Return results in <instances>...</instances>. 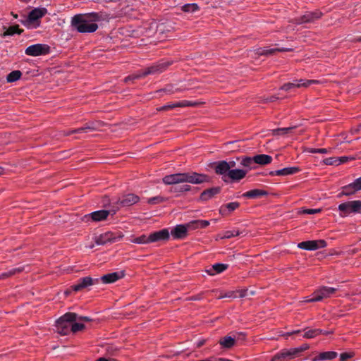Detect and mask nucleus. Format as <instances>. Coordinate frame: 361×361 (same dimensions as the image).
<instances>
[{"label": "nucleus", "instance_id": "13", "mask_svg": "<svg viewBox=\"0 0 361 361\" xmlns=\"http://www.w3.org/2000/svg\"><path fill=\"white\" fill-rule=\"evenodd\" d=\"M99 281V279H93L90 276H85L79 279L75 284L71 286V288L73 290L78 292L94 284H97Z\"/></svg>", "mask_w": 361, "mask_h": 361}, {"label": "nucleus", "instance_id": "23", "mask_svg": "<svg viewBox=\"0 0 361 361\" xmlns=\"http://www.w3.org/2000/svg\"><path fill=\"white\" fill-rule=\"evenodd\" d=\"M244 236L245 233L244 231H240L239 229L233 228V230H228L223 233L218 234L217 238L220 239L231 238L234 236Z\"/></svg>", "mask_w": 361, "mask_h": 361}, {"label": "nucleus", "instance_id": "63", "mask_svg": "<svg viewBox=\"0 0 361 361\" xmlns=\"http://www.w3.org/2000/svg\"><path fill=\"white\" fill-rule=\"evenodd\" d=\"M233 336H236V340L244 339L245 334L243 332H235Z\"/></svg>", "mask_w": 361, "mask_h": 361}, {"label": "nucleus", "instance_id": "22", "mask_svg": "<svg viewBox=\"0 0 361 361\" xmlns=\"http://www.w3.org/2000/svg\"><path fill=\"white\" fill-rule=\"evenodd\" d=\"M292 48H281V49H259L257 51V54L259 56H269L275 54L276 52H283V51H292Z\"/></svg>", "mask_w": 361, "mask_h": 361}, {"label": "nucleus", "instance_id": "32", "mask_svg": "<svg viewBox=\"0 0 361 361\" xmlns=\"http://www.w3.org/2000/svg\"><path fill=\"white\" fill-rule=\"evenodd\" d=\"M240 204L237 202H230L225 205H223L220 208V213L222 214H226L228 212L234 211L239 207Z\"/></svg>", "mask_w": 361, "mask_h": 361}, {"label": "nucleus", "instance_id": "38", "mask_svg": "<svg viewBox=\"0 0 361 361\" xmlns=\"http://www.w3.org/2000/svg\"><path fill=\"white\" fill-rule=\"evenodd\" d=\"M21 75L22 73L18 70L11 71L10 73L8 74L6 77V80L8 82H13L19 80Z\"/></svg>", "mask_w": 361, "mask_h": 361}, {"label": "nucleus", "instance_id": "64", "mask_svg": "<svg viewBox=\"0 0 361 361\" xmlns=\"http://www.w3.org/2000/svg\"><path fill=\"white\" fill-rule=\"evenodd\" d=\"M95 361H118V360H116L115 359H112V358L106 359V358H105L104 357H102L98 358Z\"/></svg>", "mask_w": 361, "mask_h": 361}, {"label": "nucleus", "instance_id": "21", "mask_svg": "<svg viewBox=\"0 0 361 361\" xmlns=\"http://www.w3.org/2000/svg\"><path fill=\"white\" fill-rule=\"evenodd\" d=\"M189 228L190 227H174V228L171 231L170 233L173 239H183L187 236Z\"/></svg>", "mask_w": 361, "mask_h": 361}, {"label": "nucleus", "instance_id": "26", "mask_svg": "<svg viewBox=\"0 0 361 361\" xmlns=\"http://www.w3.org/2000/svg\"><path fill=\"white\" fill-rule=\"evenodd\" d=\"M228 267V265L226 264L216 263L213 264L209 269L207 270V272L208 274L213 276L224 271Z\"/></svg>", "mask_w": 361, "mask_h": 361}, {"label": "nucleus", "instance_id": "17", "mask_svg": "<svg viewBox=\"0 0 361 361\" xmlns=\"http://www.w3.org/2000/svg\"><path fill=\"white\" fill-rule=\"evenodd\" d=\"M170 238V232L167 228L152 232L149 234V241L152 243L167 241Z\"/></svg>", "mask_w": 361, "mask_h": 361}, {"label": "nucleus", "instance_id": "1", "mask_svg": "<svg viewBox=\"0 0 361 361\" xmlns=\"http://www.w3.org/2000/svg\"><path fill=\"white\" fill-rule=\"evenodd\" d=\"M99 18L100 16L97 13L78 14L73 17L71 25L79 32L92 33L97 30L98 25L95 22Z\"/></svg>", "mask_w": 361, "mask_h": 361}, {"label": "nucleus", "instance_id": "55", "mask_svg": "<svg viewBox=\"0 0 361 361\" xmlns=\"http://www.w3.org/2000/svg\"><path fill=\"white\" fill-rule=\"evenodd\" d=\"M310 153H327V149L325 148L316 149V148H310L307 150Z\"/></svg>", "mask_w": 361, "mask_h": 361}, {"label": "nucleus", "instance_id": "29", "mask_svg": "<svg viewBox=\"0 0 361 361\" xmlns=\"http://www.w3.org/2000/svg\"><path fill=\"white\" fill-rule=\"evenodd\" d=\"M236 340V336H227L220 340L219 343L224 348H231L235 345Z\"/></svg>", "mask_w": 361, "mask_h": 361}, {"label": "nucleus", "instance_id": "12", "mask_svg": "<svg viewBox=\"0 0 361 361\" xmlns=\"http://www.w3.org/2000/svg\"><path fill=\"white\" fill-rule=\"evenodd\" d=\"M50 47L47 44H35L26 48L25 53L28 56H38L49 52Z\"/></svg>", "mask_w": 361, "mask_h": 361}, {"label": "nucleus", "instance_id": "4", "mask_svg": "<svg viewBox=\"0 0 361 361\" xmlns=\"http://www.w3.org/2000/svg\"><path fill=\"white\" fill-rule=\"evenodd\" d=\"M47 13V9L44 7L35 8L32 9L25 19L20 22L27 27L37 28L40 25L39 19Z\"/></svg>", "mask_w": 361, "mask_h": 361}, {"label": "nucleus", "instance_id": "30", "mask_svg": "<svg viewBox=\"0 0 361 361\" xmlns=\"http://www.w3.org/2000/svg\"><path fill=\"white\" fill-rule=\"evenodd\" d=\"M4 29H6V30L3 34H1V36L3 37H5L6 36H12L14 34L20 35L23 32V29L19 28L18 25L11 26L8 28H6V27H4Z\"/></svg>", "mask_w": 361, "mask_h": 361}, {"label": "nucleus", "instance_id": "33", "mask_svg": "<svg viewBox=\"0 0 361 361\" xmlns=\"http://www.w3.org/2000/svg\"><path fill=\"white\" fill-rule=\"evenodd\" d=\"M173 186L171 188V192L180 193L183 192L190 191L191 190V186L190 185L183 184L180 185V183L171 184Z\"/></svg>", "mask_w": 361, "mask_h": 361}, {"label": "nucleus", "instance_id": "6", "mask_svg": "<svg viewBox=\"0 0 361 361\" xmlns=\"http://www.w3.org/2000/svg\"><path fill=\"white\" fill-rule=\"evenodd\" d=\"M338 290L336 288L322 286L316 290L312 295V298L307 299V302H319L324 298L331 297Z\"/></svg>", "mask_w": 361, "mask_h": 361}, {"label": "nucleus", "instance_id": "9", "mask_svg": "<svg viewBox=\"0 0 361 361\" xmlns=\"http://www.w3.org/2000/svg\"><path fill=\"white\" fill-rule=\"evenodd\" d=\"M322 16V13L319 10L313 12L307 11L302 16L295 18L293 20V23L297 25L313 23L315 20L320 18Z\"/></svg>", "mask_w": 361, "mask_h": 361}, {"label": "nucleus", "instance_id": "10", "mask_svg": "<svg viewBox=\"0 0 361 361\" xmlns=\"http://www.w3.org/2000/svg\"><path fill=\"white\" fill-rule=\"evenodd\" d=\"M123 237V235L120 232H106L97 236L95 239V242L98 245H104L107 243L116 242L121 240Z\"/></svg>", "mask_w": 361, "mask_h": 361}, {"label": "nucleus", "instance_id": "47", "mask_svg": "<svg viewBox=\"0 0 361 361\" xmlns=\"http://www.w3.org/2000/svg\"><path fill=\"white\" fill-rule=\"evenodd\" d=\"M350 185L352 186L353 189H354V191H359L361 190V177L355 179L354 182L352 183H350Z\"/></svg>", "mask_w": 361, "mask_h": 361}, {"label": "nucleus", "instance_id": "43", "mask_svg": "<svg viewBox=\"0 0 361 361\" xmlns=\"http://www.w3.org/2000/svg\"><path fill=\"white\" fill-rule=\"evenodd\" d=\"M193 224L206 226L210 224V221L207 220H195L184 224H176V226H192Z\"/></svg>", "mask_w": 361, "mask_h": 361}, {"label": "nucleus", "instance_id": "34", "mask_svg": "<svg viewBox=\"0 0 361 361\" xmlns=\"http://www.w3.org/2000/svg\"><path fill=\"white\" fill-rule=\"evenodd\" d=\"M255 164V161L252 159V157H243L241 158L240 165L247 168V171L252 169H255V167L253 166Z\"/></svg>", "mask_w": 361, "mask_h": 361}, {"label": "nucleus", "instance_id": "59", "mask_svg": "<svg viewBox=\"0 0 361 361\" xmlns=\"http://www.w3.org/2000/svg\"><path fill=\"white\" fill-rule=\"evenodd\" d=\"M247 290H240L236 291V295H238V298H244L247 295Z\"/></svg>", "mask_w": 361, "mask_h": 361}, {"label": "nucleus", "instance_id": "52", "mask_svg": "<svg viewBox=\"0 0 361 361\" xmlns=\"http://www.w3.org/2000/svg\"><path fill=\"white\" fill-rule=\"evenodd\" d=\"M322 211L321 209H303L300 213L305 214H314L319 213Z\"/></svg>", "mask_w": 361, "mask_h": 361}, {"label": "nucleus", "instance_id": "54", "mask_svg": "<svg viewBox=\"0 0 361 361\" xmlns=\"http://www.w3.org/2000/svg\"><path fill=\"white\" fill-rule=\"evenodd\" d=\"M354 355L353 353H343L340 355L341 361H348V359L353 357Z\"/></svg>", "mask_w": 361, "mask_h": 361}, {"label": "nucleus", "instance_id": "3", "mask_svg": "<svg viewBox=\"0 0 361 361\" xmlns=\"http://www.w3.org/2000/svg\"><path fill=\"white\" fill-rule=\"evenodd\" d=\"M105 209L93 212L86 214L81 218L82 222L85 224L97 223L106 220L109 216H113L118 210L119 207L112 205L108 197H104L102 201Z\"/></svg>", "mask_w": 361, "mask_h": 361}, {"label": "nucleus", "instance_id": "28", "mask_svg": "<svg viewBox=\"0 0 361 361\" xmlns=\"http://www.w3.org/2000/svg\"><path fill=\"white\" fill-rule=\"evenodd\" d=\"M268 192L264 190L254 189L245 192L243 196L247 198H257L261 196L267 195Z\"/></svg>", "mask_w": 361, "mask_h": 361}, {"label": "nucleus", "instance_id": "58", "mask_svg": "<svg viewBox=\"0 0 361 361\" xmlns=\"http://www.w3.org/2000/svg\"><path fill=\"white\" fill-rule=\"evenodd\" d=\"M354 157H341L338 159V164L345 163L348 160H353Z\"/></svg>", "mask_w": 361, "mask_h": 361}, {"label": "nucleus", "instance_id": "41", "mask_svg": "<svg viewBox=\"0 0 361 361\" xmlns=\"http://www.w3.org/2000/svg\"><path fill=\"white\" fill-rule=\"evenodd\" d=\"M23 271V269L22 268H13V269H11V270L6 271V272H4L2 274H0V279H6L8 277H10L13 275H15L17 273H20Z\"/></svg>", "mask_w": 361, "mask_h": 361}, {"label": "nucleus", "instance_id": "61", "mask_svg": "<svg viewBox=\"0 0 361 361\" xmlns=\"http://www.w3.org/2000/svg\"><path fill=\"white\" fill-rule=\"evenodd\" d=\"M73 132H75V133H87V129L85 128V126H84L82 128H79L73 130Z\"/></svg>", "mask_w": 361, "mask_h": 361}, {"label": "nucleus", "instance_id": "27", "mask_svg": "<svg viewBox=\"0 0 361 361\" xmlns=\"http://www.w3.org/2000/svg\"><path fill=\"white\" fill-rule=\"evenodd\" d=\"M331 332H329V331H323L322 329H308L303 334H302V337L303 338H313L316 336H317L319 334H331Z\"/></svg>", "mask_w": 361, "mask_h": 361}, {"label": "nucleus", "instance_id": "49", "mask_svg": "<svg viewBox=\"0 0 361 361\" xmlns=\"http://www.w3.org/2000/svg\"><path fill=\"white\" fill-rule=\"evenodd\" d=\"M326 165H339L338 159L334 157L326 158L324 160Z\"/></svg>", "mask_w": 361, "mask_h": 361}, {"label": "nucleus", "instance_id": "7", "mask_svg": "<svg viewBox=\"0 0 361 361\" xmlns=\"http://www.w3.org/2000/svg\"><path fill=\"white\" fill-rule=\"evenodd\" d=\"M341 216H347L350 213H361V200L348 201L338 205Z\"/></svg>", "mask_w": 361, "mask_h": 361}, {"label": "nucleus", "instance_id": "46", "mask_svg": "<svg viewBox=\"0 0 361 361\" xmlns=\"http://www.w3.org/2000/svg\"><path fill=\"white\" fill-rule=\"evenodd\" d=\"M85 329V325L81 323H73L71 326V331L73 333H76L78 331H82Z\"/></svg>", "mask_w": 361, "mask_h": 361}, {"label": "nucleus", "instance_id": "19", "mask_svg": "<svg viewBox=\"0 0 361 361\" xmlns=\"http://www.w3.org/2000/svg\"><path fill=\"white\" fill-rule=\"evenodd\" d=\"M247 173V170L245 169H231L227 179H230L231 182H238L244 178Z\"/></svg>", "mask_w": 361, "mask_h": 361}, {"label": "nucleus", "instance_id": "11", "mask_svg": "<svg viewBox=\"0 0 361 361\" xmlns=\"http://www.w3.org/2000/svg\"><path fill=\"white\" fill-rule=\"evenodd\" d=\"M171 64L172 61H160L141 71L143 77L152 74H158L164 71Z\"/></svg>", "mask_w": 361, "mask_h": 361}, {"label": "nucleus", "instance_id": "35", "mask_svg": "<svg viewBox=\"0 0 361 361\" xmlns=\"http://www.w3.org/2000/svg\"><path fill=\"white\" fill-rule=\"evenodd\" d=\"M338 356V353L335 351L322 352L319 354V358L321 360H332Z\"/></svg>", "mask_w": 361, "mask_h": 361}, {"label": "nucleus", "instance_id": "53", "mask_svg": "<svg viewBox=\"0 0 361 361\" xmlns=\"http://www.w3.org/2000/svg\"><path fill=\"white\" fill-rule=\"evenodd\" d=\"M176 107V106H175V103H173V104L164 105L161 107L157 108V111H168V110L173 109Z\"/></svg>", "mask_w": 361, "mask_h": 361}, {"label": "nucleus", "instance_id": "50", "mask_svg": "<svg viewBox=\"0 0 361 361\" xmlns=\"http://www.w3.org/2000/svg\"><path fill=\"white\" fill-rule=\"evenodd\" d=\"M178 90H179L176 89V90H173V86L172 85H167L164 88L159 90L158 92H164L167 94H173Z\"/></svg>", "mask_w": 361, "mask_h": 361}, {"label": "nucleus", "instance_id": "2", "mask_svg": "<svg viewBox=\"0 0 361 361\" xmlns=\"http://www.w3.org/2000/svg\"><path fill=\"white\" fill-rule=\"evenodd\" d=\"M210 178L208 175L198 173L197 172L178 173L165 176L163 182L165 184H175L181 183H189L191 184H201L208 183Z\"/></svg>", "mask_w": 361, "mask_h": 361}, {"label": "nucleus", "instance_id": "44", "mask_svg": "<svg viewBox=\"0 0 361 361\" xmlns=\"http://www.w3.org/2000/svg\"><path fill=\"white\" fill-rule=\"evenodd\" d=\"M133 242L138 244H146L151 243L149 241V235L147 236L146 235H142L133 240Z\"/></svg>", "mask_w": 361, "mask_h": 361}, {"label": "nucleus", "instance_id": "18", "mask_svg": "<svg viewBox=\"0 0 361 361\" xmlns=\"http://www.w3.org/2000/svg\"><path fill=\"white\" fill-rule=\"evenodd\" d=\"M125 276L123 271L119 272H112L110 274L102 276L99 281H102L103 283H114L120 279H122Z\"/></svg>", "mask_w": 361, "mask_h": 361}, {"label": "nucleus", "instance_id": "8", "mask_svg": "<svg viewBox=\"0 0 361 361\" xmlns=\"http://www.w3.org/2000/svg\"><path fill=\"white\" fill-rule=\"evenodd\" d=\"M210 168L212 169L216 174L221 176L222 180L225 183H228L229 180L227 179L229 175V165L225 160L215 161L210 164Z\"/></svg>", "mask_w": 361, "mask_h": 361}, {"label": "nucleus", "instance_id": "48", "mask_svg": "<svg viewBox=\"0 0 361 361\" xmlns=\"http://www.w3.org/2000/svg\"><path fill=\"white\" fill-rule=\"evenodd\" d=\"M142 77H143V75H142V71H140L139 73L130 75H128V77L125 78L124 82H128L129 81H133L134 80L139 79Z\"/></svg>", "mask_w": 361, "mask_h": 361}, {"label": "nucleus", "instance_id": "24", "mask_svg": "<svg viewBox=\"0 0 361 361\" xmlns=\"http://www.w3.org/2000/svg\"><path fill=\"white\" fill-rule=\"evenodd\" d=\"M298 355H299V354H298L296 348H292L290 350H283L281 351L279 353H278L275 356V357L278 358V359H281V358L292 359Z\"/></svg>", "mask_w": 361, "mask_h": 361}, {"label": "nucleus", "instance_id": "40", "mask_svg": "<svg viewBox=\"0 0 361 361\" xmlns=\"http://www.w3.org/2000/svg\"><path fill=\"white\" fill-rule=\"evenodd\" d=\"M351 187L352 186L350 184L342 187V192L338 195V197H341L343 195L349 196L355 194L356 191H354V189Z\"/></svg>", "mask_w": 361, "mask_h": 361}, {"label": "nucleus", "instance_id": "15", "mask_svg": "<svg viewBox=\"0 0 361 361\" xmlns=\"http://www.w3.org/2000/svg\"><path fill=\"white\" fill-rule=\"evenodd\" d=\"M140 198L138 196L130 193L123 195L121 198H119L117 201L111 203L112 205H117L119 209L122 207H129L139 201Z\"/></svg>", "mask_w": 361, "mask_h": 361}, {"label": "nucleus", "instance_id": "25", "mask_svg": "<svg viewBox=\"0 0 361 361\" xmlns=\"http://www.w3.org/2000/svg\"><path fill=\"white\" fill-rule=\"evenodd\" d=\"M255 164L259 165H267L272 161V157L267 154H257L252 157Z\"/></svg>", "mask_w": 361, "mask_h": 361}, {"label": "nucleus", "instance_id": "42", "mask_svg": "<svg viewBox=\"0 0 361 361\" xmlns=\"http://www.w3.org/2000/svg\"><path fill=\"white\" fill-rule=\"evenodd\" d=\"M202 104H203V102H192L189 101H182L176 102L175 106H176V107L196 106Z\"/></svg>", "mask_w": 361, "mask_h": 361}, {"label": "nucleus", "instance_id": "62", "mask_svg": "<svg viewBox=\"0 0 361 361\" xmlns=\"http://www.w3.org/2000/svg\"><path fill=\"white\" fill-rule=\"evenodd\" d=\"M77 320L81 321V322H91L92 319L90 317H83V316H78Z\"/></svg>", "mask_w": 361, "mask_h": 361}, {"label": "nucleus", "instance_id": "36", "mask_svg": "<svg viewBox=\"0 0 361 361\" xmlns=\"http://www.w3.org/2000/svg\"><path fill=\"white\" fill-rule=\"evenodd\" d=\"M297 128L296 126H290L288 128H281L271 130V134L273 135H279L282 134H288L292 133V130Z\"/></svg>", "mask_w": 361, "mask_h": 361}, {"label": "nucleus", "instance_id": "20", "mask_svg": "<svg viewBox=\"0 0 361 361\" xmlns=\"http://www.w3.org/2000/svg\"><path fill=\"white\" fill-rule=\"evenodd\" d=\"M221 190V188L219 186L213 187L211 188H208L204 190L200 195V199L202 201H207L209 199L214 197L216 195L219 194Z\"/></svg>", "mask_w": 361, "mask_h": 361}, {"label": "nucleus", "instance_id": "57", "mask_svg": "<svg viewBox=\"0 0 361 361\" xmlns=\"http://www.w3.org/2000/svg\"><path fill=\"white\" fill-rule=\"evenodd\" d=\"M298 354H300V353L307 350L309 348V345L307 344V343H305V344H302L301 346L298 347V348H295Z\"/></svg>", "mask_w": 361, "mask_h": 361}, {"label": "nucleus", "instance_id": "31", "mask_svg": "<svg viewBox=\"0 0 361 361\" xmlns=\"http://www.w3.org/2000/svg\"><path fill=\"white\" fill-rule=\"evenodd\" d=\"M300 171V169L299 167H287L282 169L276 170V176H288L296 173Z\"/></svg>", "mask_w": 361, "mask_h": 361}, {"label": "nucleus", "instance_id": "60", "mask_svg": "<svg viewBox=\"0 0 361 361\" xmlns=\"http://www.w3.org/2000/svg\"><path fill=\"white\" fill-rule=\"evenodd\" d=\"M226 298H237L238 295H236V293L235 291H230L225 293Z\"/></svg>", "mask_w": 361, "mask_h": 361}, {"label": "nucleus", "instance_id": "56", "mask_svg": "<svg viewBox=\"0 0 361 361\" xmlns=\"http://www.w3.org/2000/svg\"><path fill=\"white\" fill-rule=\"evenodd\" d=\"M279 97H277V96H271L269 97H267L265 99H263V102L264 103H269V102H274L275 101H276L277 99H279Z\"/></svg>", "mask_w": 361, "mask_h": 361}, {"label": "nucleus", "instance_id": "39", "mask_svg": "<svg viewBox=\"0 0 361 361\" xmlns=\"http://www.w3.org/2000/svg\"><path fill=\"white\" fill-rule=\"evenodd\" d=\"M238 141H231L224 144L226 149L228 152H235L239 149L240 145L238 144Z\"/></svg>", "mask_w": 361, "mask_h": 361}, {"label": "nucleus", "instance_id": "14", "mask_svg": "<svg viewBox=\"0 0 361 361\" xmlns=\"http://www.w3.org/2000/svg\"><path fill=\"white\" fill-rule=\"evenodd\" d=\"M326 246L324 240H307L298 244V247L305 250H316Z\"/></svg>", "mask_w": 361, "mask_h": 361}, {"label": "nucleus", "instance_id": "37", "mask_svg": "<svg viewBox=\"0 0 361 361\" xmlns=\"http://www.w3.org/2000/svg\"><path fill=\"white\" fill-rule=\"evenodd\" d=\"M104 126V123L100 121L89 122L85 125V128H87V130H97Z\"/></svg>", "mask_w": 361, "mask_h": 361}, {"label": "nucleus", "instance_id": "5", "mask_svg": "<svg viewBox=\"0 0 361 361\" xmlns=\"http://www.w3.org/2000/svg\"><path fill=\"white\" fill-rule=\"evenodd\" d=\"M78 314L74 312H67L59 317L56 322V332L61 336H66L71 331L70 324L76 321Z\"/></svg>", "mask_w": 361, "mask_h": 361}, {"label": "nucleus", "instance_id": "51", "mask_svg": "<svg viewBox=\"0 0 361 361\" xmlns=\"http://www.w3.org/2000/svg\"><path fill=\"white\" fill-rule=\"evenodd\" d=\"M164 201V198L160 196H156L148 200V203L151 204H157Z\"/></svg>", "mask_w": 361, "mask_h": 361}, {"label": "nucleus", "instance_id": "45", "mask_svg": "<svg viewBox=\"0 0 361 361\" xmlns=\"http://www.w3.org/2000/svg\"><path fill=\"white\" fill-rule=\"evenodd\" d=\"M199 8L196 4H188L183 6L182 10L185 12H194L197 11Z\"/></svg>", "mask_w": 361, "mask_h": 361}, {"label": "nucleus", "instance_id": "16", "mask_svg": "<svg viewBox=\"0 0 361 361\" xmlns=\"http://www.w3.org/2000/svg\"><path fill=\"white\" fill-rule=\"evenodd\" d=\"M318 80H296L293 82H288L284 84L281 87V90H285V91H289L291 89L295 88V87H307L311 84H316L318 83Z\"/></svg>", "mask_w": 361, "mask_h": 361}]
</instances>
